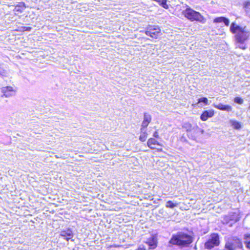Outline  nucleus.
I'll use <instances>...</instances> for the list:
<instances>
[{"label":"nucleus","mask_w":250,"mask_h":250,"mask_svg":"<svg viewBox=\"0 0 250 250\" xmlns=\"http://www.w3.org/2000/svg\"><path fill=\"white\" fill-rule=\"evenodd\" d=\"M230 30L232 33L236 34V40L240 43H244L250 37V30L246 26H240L233 22L230 25Z\"/></svg>","instance_id":"nucleus-1"},{"label":"nucleus","mask_w":250,"mask_h":250,"mask_svg":"<svg viewBox=\"0 0 250 250\" xmlns=\"http://www.w3.org/2000/svg\"><path fill=\"white\" fill-rule=\"evenodd\" d=\"M192 241V238L190 235L183 232H179L172 237L169 243L171 245L185 247L189 245Z\"/></svg>","instance_id":"nucleus-2"},{"label":"nucleus","mask_w":250,"mask_h":250,"mask_svg":"<svg viewBox=\"0 0 250 250\" xmlns=\"http://www.w3.org/2000/svg\"><path fill=\"white\" fill-rule=\"evenodd\" d=\"M224 250H243L242 242L237 237L228 238L226 240Z\"/></svg>","instance_id":"nucleus-3"},{"label":"nucleus","mask_w":250,"mask_h":250,"mask_svg":"<svg viewBox=\"0 0 250 250\" xmlns=\"http://www.w3.org/2000/svg\"><path fill=\"white\" fill-rule=\"evenodd\" d=\"M185 17L191 21H197L203 23L205 20L203 17L198 12H196L190 8H188L183 12Z\"/></svg>","instance_id":"nucleus-4"},{"label":"nucleus","mask_w":250,"mask_h":250,"mask_svg":"<svg viewBox=\"0 0 250 250\" xmlns=\"http://www.w3.org/2000/svg\"><path fill=\"white\" fill-rule=\"evenodd\" d=\"M145 34L153 39H157L161 35V29L158 26L149 25L145 31Z\"/></svg>","instance_id":"nucleus-5"},{"label":"nucleus","mask_w":250,"mask_h":250,"mask_svg":"<svg viewBox=\"0 0 250 250\" xmlns=\"http://www.w3.org/2000/svg\"><path fill=\"white\" fill-rule=\"evenodd\" d=\"M220 244L219 235L217 234L211 235L210 238L205 244V249L210 250L214 247L218 246Z\"/></svg>","instance_id":"nucleus-6"},{"label":"nucleus","mask_w":250,"mask_h":250,"mask_svg":"<svg viewBox=\"0 0 250 250\" xmlns=\"http://www.w3.org/2000/svg\"><path fill=\"white\" fill-rule=\"evenodd\" d=\"M17 91L16 87L13 86H3L1 88V92L5 97H10L14 96Z\"/></svg>","instance_id":"nucleus-7"},{"label":"nucleus","mask_w":250,"mask_h":250,"mask_svg":"<svg viewBox=\"0 0 250 250\" xmlns=\"http://www.w3.org/2000/svg\"><path fill=\"white\" fill-rule=\"evenodd\" d=\"M183 128L186 129L188 134H190L192 131L198 132L200 130V127L197 125H192L191 124L186 122L184 123L182 125Z\"/></svg>","instance_id":"nucleus-8"},{"label":"nucleus","mask_w":250,"mask_h":250,"mask_svg":"<svg viewBox=\"0 0 250 250\" xmlns=\"http://www.w3.org/2000/svg\"><path fill=\"white\" fill-rule=\"evenodd\" d=\"M214 114V111L212 109H209L204 111L200 116L201 119L203 121H206L208 118L212 117Z\"/></svg>","instance_id":"nucleus-9"},{"label":"nucleus","mask_w":250,"mask_h":250,"mask_svg":"<svg viewBox=\"0 0 250 250\" xmlns=\"http://www.w3.org/2000/svg\"><path fill=\"white\" fill-rule=\"evenodd\" d=\"M213 105L214 107L218 109L226 111L227 112H230L232 109V108L230 105L228 104H222L221 103L218 104H213Z\"/></svg>","instance_id":"nucleus-10"},{"label":"nucleus","mask_w":250,"mask_h":250,"mask_svg":"<svg viewBox=\"0 0 250 250\" xmlns=\"http://www.w3.org/2000/svg\"><path fill=\"white\" fill-rule=\"evenodd\" d=\"M204 133V130L200 128V130L197 132L192 131L190 133V134H187L188 137L189 138H191L193 140H195L196 138L199 137L200 135L203 134Z\"/></svg>","instance_id":"nucleus-11"},{"label":"nucleus","mask_w":250,"mask_h":250,"mask_svg":"<svg viewBox=\"0 0 250 250\" xmlns=\"http://www.w3.org/2000/svg\"><path fill=\"white\" fill-rule=\"evenodd\" d=\"M61 235L64 237V239L67 241L72 238L73 233L70 229H68L66 231H62L61 233Z\"/></svg>","instance_id":"nucleus-12"},{"label":"nucleus","mask_w":250,"mask_h":250,"mask_svg":"<svg viewBox=\"0 0 250 250\" xmlns=\"http://www.w3.org/2000/svg\"><path fill=\"white\" fill-rule=\"evenodd\" d=\"M9 75V72L5 68L3 64H0V76L2 78L8 77Z\"/></svg>","instance_id":"nucleus-13"},{"label":"nucleus","mask_w":250,"mask_h":250,"mask_svg":"<svg viewBox=\"0 0 250 250\" xmlns=\"http://www.w3.org/2000/svg\"><path fill=\"white\" fill-rule=\"evenodd\" d=\"M25 8V4L23 2H20L17 5H16L14 9V11L15 12L22 13Z\"/></svg>","instance_id":"nucleus-14"},{"label":"nucleus","mask_w":250,"mask_h":250,"mask_svg":"<svg viewBox=\"0 0 250 250\" xmlns=\"http://www.w3.org/2000/svg\"><path fill=\"white\" fill-rule=\"evenodd\" d=\"M147 145L148 146L150 149H155V147H152V145H158L159 146H162V145L160 144L157 140L153 138H149L147 142Z\"/></svg>","instance_id":"nucleus-15"},{"label":"nucleus","mask_w":250,"mask_h":250,"mask_svg":"<svg viewBox=\"0 0 250 250\" xmlns=\"http://www.w3.org/2000/svg\"><path fill=\"white\" fill-rule=\"evenodd\" d=\"M214 22H223L226 25L228 26L229 25V21L228 19L223 17H217L214 19Z\"/></svg>","instance_id":"nucleus-16"},{"label":"nucleus","mask_w":250,"mask_h":250,"mask_svg":"<svg viewBox=\"0 0 250 250\" xmlns=\"http://www.w3.org/2000/svg\"><path fill=\"white\" fill-rule=\"evenodd\" d=\"M148 133L146 129H141V134L139 137V140L142 142H145L147 137Z\"/></svg>","instance_id":"nucleus-17"},{"label":"nucleus","mask_w":250,"mask_h":250,"mask_svg":"<svg viewBox=\"0 0 250 250\" xmlns=\"http://www.w3.org/2000/svg\"><path fill=\"white\" fill-rule=\"evenodd\" d=\"M229 123L234 129H240L242 127L241 124L238 121L230 120Z\"/></svg>","instance_id":"nucleus-18"},{"label":"nucleus","mask_w":250,"mask_h":250,"mask_svg":"<svg viewBox=\"0 0 250 250\" xmlns=\"http://www.w3.org/2000/svg\"><path fill=\"white\" fill-rule=\"evenodd\" d=\"M146 243L149 246L150 249H154L157 247V241L154 238L149 240Z\"/></svg>","instance_id":"nucleus-19"},{"label":"nucleus","mask_w":250,"mask_h":250,"mask_svg":"<svg viewBox=\"0 0 250 250\" xmlns=\"http://www.w3.org/2000/svg\"><path fill=\"white\" fill-rule=\"evenodd\" d=\"M178 203H173L172 201H167V203H166V207L167 208H174V207H176L178 206Z\"/></svg>","instance_id":"nucleus-20"},{"label":"nucleus","mask_w":250,"mask_h":250,"mask_svg":"<svg viewBox=\"0 0 250 250\" xmlns=\"http://www.w3.org/2000/svg\"><path fill=\"white\" fill-rule=\"evenodd\" d=\"M155 1H157L160 5L166 9L168 7L167 4V0H155Z\"/></svg>","instance_id":"nucleus-21"},{"label":"nucleus","mask_w":250,"mask_h":250,"mask_svg":"<svg viewBox=\"0 0 250 250\" xmlns=\"http://www.w3.org/2000/svg\"><path fill=\"white\" fill-rule=\"evenodd\" d=\"M144 120L149 123L151 121V115L147 113H145L144 115Z\"/></svg>","instance_id":"nucleus-22"},{"label":"nucleus","mask_w":250,"mask_h":250,"mask_svg":"<svg viewBox=\"0 0 250 250\" xmlns=\"http://www.w3.org/2000/svg\"><path fill=\"white\" fill-rule=\"evenodd\" d=\"M201 102L204 103L206 105L209 104L208 101V99L206 97L201 98L199 99L198 103H201Z\"/></svg>","instance_id":"nucleus-23"},{"label":"nucleus","mask_w":250,"mask_h":250,"mask_svg":"<svg viewBox=\"0 0 250 250\" xmlns=\"http://www.w3.org/2000/svg\"><path fill=\"white\" fill-rule=\"evenodd\" d=\"M244 7L247 12H250V2H246L244 4Z\"/></svg>","instance_id":"nucleus-24"},{"label":"nucleus","mask_w":250,"mask_h":250,"mask_svg":"<svg viewBox=\"0 0 250 250\" xmlns=\"http://www.w3.org/2000/svg\"><path fill=\"white\" fill-rule=\"evenodd\" d=\"M149 124V123H148L147 122H146L143 120L141 129H146V127L148 126Z\"/></svg>","instance_id":"nucleus-25"},{"label":"nucleus","mask_w":250,"mask_h":250,"mask_svg":"<svg viewBox=\"0 0 250 250\" xmlns=\"http://www.w3.org/2000/svg\"><path fill=\"white\" fill-rule=\"evenodd\" d=\"M234 102L239 104H242L243 103V100L240 97H236L234 99Z\"/></svg>","instance_id":"nucleus-26"},{"label":"nucleus","mask_w":250,"mask_h":250,"mask_svg":"<svg viewBox=\"0 0 250 250\" xmlns=\"http://www.w3.org/2000/svg\"><path fill=\"white\" fill-rule=\"evenodd\" d=\"M245 243L246 245L250 243V234H246L245 236Z\"/></svg>","instance_id":"nucleus-27"},{"label":"nucleus","mask_w":250,"mask_h":250,"mask_svg":"<svg viewBox=\"0 0 250 250\" xmlns=\"http://www.w3.org/2000/svg\"><path fill=\"white\" fill-rule=\"evenodd\" d=\"M22 30L23 31H30L32 29V28L31 27H25V26H24V27H22Z\"/></svg>","instance_id":"nucleus-28"},{"label":"nucleus","mask_w":250,"mask_h":250,"mask_svg":"<svg viewBox=\"0 0 250 250\" xmlns=\"http://www.w3.org/2000/svg\"><path fill=\"white\" fill-rule=\"evenodd\" d=\"M153 137H155V138H159V136L158 135V132L157 131H156L154 132V133H153Z\"/></svg>","instance_id":"nucleus-29"},{"label":"nucleus","mask_w":250,"mask_h":250,"mask_svg":"<svg viewBox=\"0 0 250 250\" xmlns=\"http://www.w3.org/2000/svg\"><path fill=\"white\" fill-rule=\"evenodd\" d=\"M243 43H241L240 45L239 46V48L242 49H245L246 48V47L245 45H244L243 44Z\"/></svg>","instance_id":"nucleus-30"},{"label":"nucleus","mask_w":250,"mask_h":250,"mask_svg":"<svg viewBox=\"0 0 250 250\" xmlns=\"http://www.w3.org/2000/svg\"><path fill=\"white\" fill-rule=\"evenodd\" d=\"M246 246L248 248L250 249V243H248Z\"/></svg>","instance_id":"nucleus-31"},{"label":"nucleus","mask_w":250,"mask_h":250,"mask_svg":"<svg viewBox=\"0 0 250 250\" xmlns=\"http://www.w3.org/2000/svg\"><path fill=\"white\" fill-rule=\"evenodd\" d=\"M158 150L159 151H162V148L158 149Z\"/></svg>","instance_id":"nucleus-32"}]
</instances>
